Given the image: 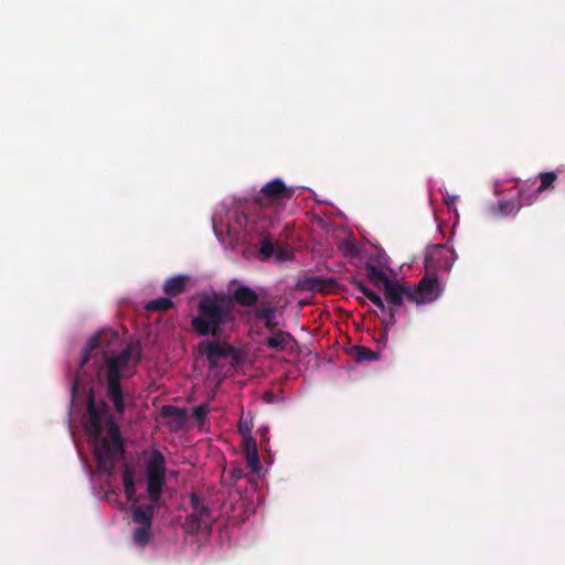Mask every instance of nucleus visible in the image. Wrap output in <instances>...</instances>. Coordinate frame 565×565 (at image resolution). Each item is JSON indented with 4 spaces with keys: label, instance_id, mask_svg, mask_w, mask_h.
<instances>
[{
    "label": "nucleus",
    "instance_id": "nucleus-21",
    "mask_svg": "<svg viewBox=\"0 0 565 565\" xmlns=\"http://www.w3.org/2000/svg\"><path fill=\"white\" fill-rule=\"evenodd\" d=\"M174 306V302L169 297H161L148 301L145 305L147 311H167Z\"/></svg>",
    "mask_w": 565,
    "mask_h": 565
},
{
    "label": "nucleus",
    "instance_id": "nucleus-19",
    "mask_svg": "<svg viewBox=\"0 0 565 565\" xmlns=\"http://www.w3.org/2000/svg\"><path fill=\"white\" fill-rule=\"evenodd\" d=\"M100 345V337L98 334H95L89 339L86 347L83 349L81 361H79V369H83L85 364L90 360L92 352L97 350Z\"/></svg>",
    "mask_w": 565,
    "mask_h": 565
},
{
    "label": "nucleus",
    "instance_id": "nucleus-9",
    "mask_svg": "<svg viewBox=\"0 0 565 565\" xmlns=\"http://www.w3.org/2000/svg\"><path fill=\"white\" fill-rule=\"evenodd\" d=\"M166 459L163 454L153 449L146 462V476L147 477H166Z\"/></svg>",
    "mask_w": 565,
    "mask_h": 565
},
{
    "label": "nucleus",
    "instance_id": "nucleus-16",
    "mask_svg": "<svg viewBox=\"0 0 565 565\" xmlns=\"http://www.w3.org/2000/svg\"><path fill=\"white\" fill-rule=\"evenodd\" d=\"M366 277L377 288L384 289L392 281L387 275L373 264H366L365 266Z\"/></svg>",
    "mask_w": 565,
    "mask_h": 565
},
{
    "label": "nucleus",
    "instance_id": "nucleus-1",
    "mask_svg": "<svg viewBox=\"0 0 565 565\" xmlns=\"http://www.w3.org/2000/svg\"><path fill=\"white\" fill-rule=\"evenodd\" d=\"M86 404L85 430L99 471L110 476L125 452L120 428L109 414L108 404L105 401L97 403L93 391H89Z\"/></svg>",
    "mask_w": 565,
    "mask_h": 565
},
{
    "label": "nucleus",
    "instance_id": "nucleus-18",
    "mask_svg": "<svg viewBox=\"0 0 565 565\" xmlns=\"http://www.w3.org/2000/svg\"><path fill=\"white\" fill-rule=\"evenodd\" d=\"M353 285L358 291H360L364 297L372 301L379 309H381L382 312H385L386 307L384 301L376 292L367 288L361 280H354Z\"/></svg>",
    "mask_w": 565,
    "mask_h": 565
},
{
    "label": "nucleus",
    "instance_id": "nucleus-15",
    "mask_svg": "<svg viewBox=\"0 0 565 565\" xmlns=\"http://www.w3.org/2000/svg\"><path fill=\"white\" fill-rule=\"evenodd\" d=\"M294 341L295 339L289 332L278 330L271 332V335L266 339V345L270 349L282 351Z\"/></svg>",
    "mask_w": 565,
    "mask_h": 565
},
{
    "label": "nucleus",
    "instance_id": "nucleus-35",
    "mask_svg": "<svg viewBox=\"0 0 565 565\" xmlns=\"http://www.w3.org/2000/svg\"><path fill=\"white\" fill-rule=\"evenodd\" d=\"M77 386H78L77 379H75L73 382V385H72L73 394H75Z\"/></svg>",
    "mask_w": 565,
    "mask_h": 565
},
{
    "label": "nucleus",
    "instance_id": "nucleus-7",
    "mask_svg": "<svg viewBox=\"0 0 565 565\" xmlns=\"http://www.w3.org/2000/svg\"><path fill=\"white\" fill-rule=\"evenodd\" d=\"M192 512L185 518L184 529L190 534L211 531L212 515L211 509L195 493L190 494Z\"/></svg>",
    "mask_w": 565,
    "mask_h": 565
},
{
    "label": "nucleus",
    "instance_id": "nucleus-26",
    "mask_svg": "<svg viewBox=\"0 0 565 565\" xmlns=\"http://www.w3.org/2000/svg\"><path fill=\"white\" fill-rule=\"evenodd\" d=\"M246 463L252 472H257L260 469V461L257 448L253 447L252 451H249V454L246 455Z\"/></svg>",
    "mask_w": 565,
    "mask_h": 565
},
{
    "label": "nucleus",
    "instance_id": "nucleus-14",
    "mask_svg": "<svg viewBox=\"0 0 565 565\" xmlns=\"http://www.w3.org/2000/svg\"><path fill=\"white\" fill-rule=\"evenodd\" d=\"M166 484V477H147V493L153 504H158Z\"/></svg>",
    "mask_w": 565,
    "mask_h": 565
},
{
    "label": "nucleus",
    "instance_id": "nucleus-12",
    "mask_svg": "<svg viewBox=\"0 0 565 565\" xmlns=\"http://www.w3.org/2000/svg\"><path fill=\"white\" fill-rule=\"evenodd\" d=\"M157 504L150 503L147 505L132 507V521L142 526H151Z\"/></svg>",
    "mask_w": 565,
    "mask_h": 565
},
{
    "label": "nucleus",
    "instance_id": "nucleus-2",
    "mask_svg": "<svg viewBox=\"0 0 565 565\" xmlns=\"http://www.w3.org/2000/svg\"><path fill=\"white\" fill-rule=\"evenodd\" d=\"M196 309L191 327L198 335L221 339L235 324L234 303L226 295H202Z\"/></svg>",
    "mask_w": 565,
    "mask_h": 565
},
{
    "label": "nucleus",
    "instance_id": "nucleus-5",
    "mask_svg": "<svg viewBox=\"0 0 565 565\" xmlns=\"http://www.w3.org/2000/svg\"><path fill=\"white\" fill-rule=\"evenodd\" d=\"M388 303V318L384 319L386 326L395 323V316L404 302L418 307L424 303V277L420 278L415 288L408 284H388L384 289Z\"/></svg>",
    "mask_w": 565,
    "mask_h": 565
},
{
    "label": "nucleus",
    "instance_id": "nucleus-10",
    "mask_svg": "<svg viewBox=\"0 0 565 565\" xmlns=\"http://www.w3.org/2000/svg\"><path fill=\"white\" fill-rule=\"evenodd\" d=\"M230 298L232 302H236L242 307H253L259 301L258 294L245 285L238 286Z\"/></svg>",
    "mask_w": 565,
    "mask_h": 565
},
{
    "label": "nucleus",
    "instance_id": "nucleus-11",
    "mask_svg": "<svg viewBox=\"0 0 565 565\" xmlns=\"http://www.w3.org/2000/svg\"><path fill=\"white\" fill-rule=\"evenodd\" d=\"M190 278L185 275H175L168 278L163 284V292L170 297L182 295L186 290Z\"/></svg>",
    "mask_w": 565,
    "mask_h": 565
},
{
    "label": "nucleus",
    "instance_id": "nucleus-8",
    "mask_svg": "<svg viewBox=\"0 0 565 565\" xmlns=\"http://www.w3.org/2000/svg\"><path fill=\"white\" fill-rule=\"evenodd\" d=\"M199 349L212 366H215L220 359L228 358L235 353L233 345L220 341L202 342Z\"/></svg>",
    "mask_w": 565,
    "mask_h": 565
},
{
    "label": "nucleus",
    "instance_id": "nucleus-29",
    "mask_svg": "<svg viewBox=\"0 0 565 565\" xmlns=\"http://www.w3.org/2000/svg\"><path fill=\"white\" fill-rule=\"evenodd\" d=\"M237 429L238 431L244 436V437H247L249 436L252 429H253V425L249 420H247L246 418H244L243 416L239 418L238 420V424H237Z\"/></svg>",
    "mask_w": 565,
    "mask_h": 565
},
{
    "label": "nucleus",
    "instance_id": "nucleus-25",
    "mask_svg": "<svg viewBox=\"0 0 565 565\" xmlns=\"http://www.w3.org/2000/svg\"><path fill=\"white\" fill-rule=\"evenodd\" d=\"M540 193H535V190L533 193H526L525 189L522 186L519 190V209L521 206H529L535 202Z\"/></svg>",
    "mask_w": 565,
    "mask_h": 565
},
{
    "label": "nucleus",
    "instance_id": "nucleus-30",
    "mask_svg": "<svg viewBox=\"0 0 565 565\" xmlns=\"http://www.w3.org/2000/svg\"><path fill=\"white\" fill-rule=\"evenodd\" d=\"M161 413L166 417H170V416L182 417V415H183V412L179 407L173 406V405L163 406Z\"/></svg>",
    "mask_w": 565,
    "mask_h": 565
},
{
    "label": "nucleus",
    "instance_id": "nucleus-20",
    "mask_svg": "<svg viewBox=\"0 0 565 565\" xmlns=\"http://www.w3.org/2000/svg\"><path fill=\"white\" fill-rule=\"evenodd\" d=\"M150 536L151 526L139 525L132 532V541L136 545L140 547H145L149 543Z\"/></svg>",
    "mask_w": 565,
    "mask_h": 565
},
{
    "label": "nucleus",
    "instance_id": "nucleus-3",
    "mask_svg": "<svg viewBox=\"0 0 565 565\" xmlns=\"http://www.w3.org/2000/svg\"><path fill=\"white\" fill-rule=\"evenodd\" d=\"M295 189L287 186L280 178H276L260 189L253 199V212L246 216L247 223L257 225L262 231L273 228L279 222L277 204L289 201Z\"/></svg>",
    "mask_w": 565,
    "mask_h": 565
},
{
    "label": "nucleus",
    "instance_id": "nucleus-6",
    "mask_svg": "<svg viewBox=\"0 0 565 565\" xmlns=\"http://www.w3.org/2000/svg\"><path fill=\"white\" fill-rule=\"evenodd\" d=\"M449 254L450 250L445 244H434L426 248V303L437 300L444 291L440 279L435 273H429V269L447 270L450 266Z\"/></svg>",
    "mask_w": 565,
    "mask_h": 565
},
{
    "label": "nucleus",
    "instance_id": "nucleus-34",
    "mask_svg": "<svg viewBox=\"0 0 565 565\" xmlns=\"http://www.w3.org/2000/svg\"><path fill=\"white\" fill-rule=\"evenodd\" d=\"M245 438V441H244V449H245V455L249 454V451H252L253 447L254 448H257L256 446V441L254 438H252L250 436H248V438L244 437Z\"/></svg>",
    "mask_w": 565,
    "mask_h": 565
},
{
    "label": "nucleus",
    "instance_id": "nucleus-24",
    "mask_svg": "<svg viewBox=\"0 0 565 565\" xmlns=\"http://www.w3.org/2000/svg\"><path fill=\"white\" fill-rule=\"evenodd\" d=\"M539 178L541 180V184L535 189V193H542L543 191L552 188L557 177L554 172H542L539 174Z\"/></svg>",
    "mask_w": 565,
    "mask_h": 565
},
{
    "label": "nucleus",
    "instance_id": "nucleus-33",
    "mask_svg": "<svg viewBox=\"0 0 565 565\" xmlns=\"http://www.w3.org/2000/svg\"><path fill=\"white\" fill-rule=\"evenodd\" d=\"M335 285V280L330 278V279H316L315 280V287H319L320 289L324 288V287H329V286H334Z\"/></svg>",
    "mask_w": 565,
    "mask_h": 565
},
{
    "label": "nucleus",
    "instance_id": "nucleus-4",
    "mask_svg": "<svg viewBox=\"0 0 565 565\" xmlns=\"http://www.w3.org/2000/svg\"><path fill=\"white\" fill-rule=\"evenodd\" d=\"M106 362V385L107 396L113 402L115 411L118 414L125 412V401L120 381L128 377L127 369L131 360L136 365L141 360V347L139 344H129L118 354L109 356L105 354Z\"/></svg>",
    "mask_w": 565,
    "mask_h": 565
},
{
    "label": "nucleus",
    "instance_id": "nucleus-32",
    "mask_svg": "<svg viewBox=\"0 0 565 565\" xmlns=\"http://www.w3.org/2000/svg\"><path fill=\"white\" fill-rule=\"evenodd\" d=\"M262 321H264L265 328L269 330L270 332L278 331V322L276 320V313L273 315L270 318H264Z\"/></svg>",
    "mask_w": 565,
    "mask_h": 565
},
{
    "label": "nucleus",
    "instance_id": "nucleus-17",
    "mask_svg": "<svg viewBox=\"0 0 565 565\" xmlns=\"http://www.w3.org/2000/svg\"><path fill=\"white\" fill-rule=\"evenodd\" d=\"M255 227L260 232V235L263 236L259 244L258 258L260 260H268L274 256L276 246L271 237L268 234H265L268 230L262 231L257 225H255Z\"/></svg>",
    "mask_w": 565,
    "mask_h": 565
},
{
    "label": "nucleus",
    "instance_id": "nucleus-28",
    "mask_svg": "<svg viewBox=\"0 0 565 565\" xmlns=\"http://www.w3.org/2000/svg\"><path fill=\"white\" fill-rule=\"evenodd\" d=\"M210 411L209 404H201L192 409V416L198 422H203Z\"/></svg>",
    "mask_w": 565,
    "mask_h": 565
},
{
    "label": "nucleus",
    "instance_id": "nucleus-13",
    "mask_svg": "<svg viewBox=\"0 0 565 565\" xmlns=\"http://www.w3.org/2000/svg\"><path fill=\"white\" fill-rule=\"evenodd\" d=\"M122 484L126 494V499L129 502H136V484H135V471L129 467L127 462L124 463L122 471Z\"/></svg>",
    "mask_w": 565,
    "mask_h": 565
},
{
    "label": "nucleus",
    "instance_id": "nucleus-31",
    "mask_svg": "<svg viewBox=\"0 0 565 565\" xmlns=\"http://www.w3.org/2000/svg\"><path fill=\"white\" fill-rule=\"evenodd\" d=\"M228 473L233 483L242 479L245 475L244 469L239 466L231 468Z\"/></svg>",
    "mask_w": 565,
    "mask_h": 565
},
{
    "label": "nucleus",
    "instance_id": "nucleus-23",
    "mask_svg": "<svg viewBox=\"0 0 565 565\" xmlns=\"http://www.w3.org/2000/svg\"><path fill=\"white\" fill-rule=\"evenodd\" d=\"M277 311L276 306H274L270 301H262L256 307L254 315L258 320H263L264 318H270Z\"/></svg>",
    "mask_w": 565,
    "mask_h": 565
},
{
    "label": "nucleus",
    "instance_id": "nucleus-22",
    "mask_svg": "<svg viewBox=\"0 0 565 565\" xmlns=\"http://www.w3.org/2000/svg\"><path fill=\"white\" fill-rule=\"evenodd\" d=\"M355 351V360L358 362H364V361H376L380 358V353L376 351H373L366 347L363 345H356L354 347Z\"/></svg>",
    "mask_w": 565,
    "mask_h": 565
},
{
    "label": "nucleus",
    "instance_id": "nucleus-27",
    "mask_svg": "<svg viewBox=\"0 0 565 565\" xmlns=\"http://www.w3.org/2000/svg\"><path fill=\"white\" fill-rule=\"evenodd\" d=\"M274 257L276 263H284L292 257V252L286 247H276Z\"/></svg>",
    "mask_w": 565,
    "mask_h": 565
}]
</instances>
